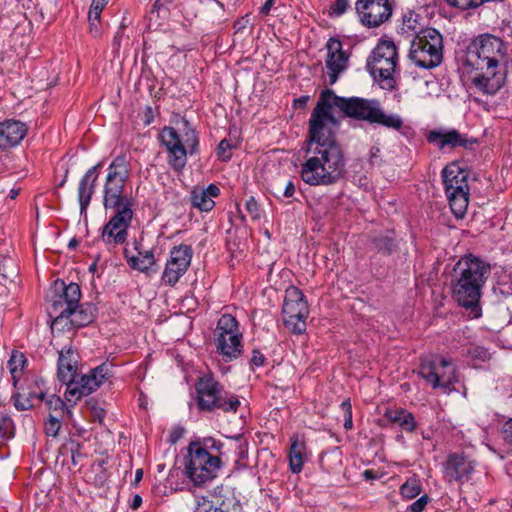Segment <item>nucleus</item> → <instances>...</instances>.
Returning <instances> with one entry per match:
<instances>
[{"instance_id":"f257e3e1","label":"nucleus","mask_w":512,"mask_h":512,"mask_svg":"<svg viewBox=\"0 0 512 512\" xmlns=\"http://www.w3.org/2000/svg\"><path fill=\"white\" fill-rule=\"evenodd\" d=\"M338 120L330 107L318 101L309 119L305 147V161L300 176L310 186H330L346 174V159L341 144L336 139Z\"/></svg>"},{"instance_id":"2f4dec72","label":"nucleus","mask_w":512,"mask_h":512,"mask_svg":"<svg viewBox=\"0 0 512 512\" xmlns=\"http://www.w3.org/2000/svg\"><path fill=\"white\" fill-rule=\"evenodd\" d=\"M25 364H26V358H25L24 354L19 351H13L11 354V357L8 361V368L12 375L14 384H16L17 379L19 377V373L22 371Z\"/></svg>"},{"instance_id":"39448f33","label":"nucleus","mask_w":512,"mask_h":512,"mask_svg":"<svg viewBox=\"0 0 512 512\" xmlns=\"http://www.w3.org/2000/svg\"><path fill=\"white\" fill-rule=\"evenodd\" d=\"M221 443L216 444L213 438H206L203 445L193 442L189 445V459L186 464V474L196 485L204 484L214 479L220 468V458L208 452L209 448H219Z\"/></svg>"},{"instance_id":"c03bdc74","label":"nucleus","mask_w":512,"mask_h":512,"mask_svg":"<svg viewBox=\"0 0 512 512\" xmlns=\"http://www.w3.org/2000/svg\"><path fill=\"white\" fill-rule=\"evenodd\" d=\"M470 354L475 358L481 359L482 361H486L490 358L488 350L482 347L473 348L470 350Z\"/></svg>"},{"instance_id":"37998d69","label":"nucleus","mask_w":512,"mask_h":512,"mask_svg":"<svg viewBox=\"0 0 512 512\" xmlns=\"http://www.w3.org/2000/svg\"><path fill=\"white\" fill-rule=\"evenodd\" d=\"M502 435L504 441L512 447V418L503 424Z\"/></svg>"},{"instance_id":"4c0bfd02","label":"nucleus","mask_w":512,"mask_h":512,"mask_svg":"<svg viewBox=\"0 0 512 512\" xmlns=\"http://www.w3.org/2000/svg\"><path fill=\"white\" fill-rule=\"evenodd\" d=\"M27 395L26 390H22L14 396V406L17 410L24 411L33 407L32 399Z\"/></svg>"},{"instance_id":"a211bd4d","label":"nucleus","mask_w":512,"mask_h":512,"mask_svg":"<svg viewBox=\"0 0 512 512\" xmlns=\"http://www.w3.org/2000/svg\"><path fill=\"white\" fill-rule=\"evenodd\" d=\"M356 10L367 27H378L392 15V6L388 0H358Z\"/></svg>"},{"instance_id":"774afa93","label":"nucleus","mask_w":512,"mask_h":512,"mask_svg":"<svg viewBox=\"0 0 512 512\" xmlns=\"http://www.w3.org/2000/svg\"><path fill=\"white\" fill-rule=\"evenodd\" d=\"M77 456H79V453H75L73 450H72V461L74 464H77V461H76V458Z\"/></svg>"},{"instance_id":"a878e982","label":"nucleus","mask_w":512,"mask_h":512,"mask_svg":"<svg viewBox=\"0 0 512 512\" xmlns=\"http://www.w3.org/2000/svg\"><path fill=\"white\" fill-rule=\"evenodd\" d=\"M135 249L137 250L136 255L128 256L126 253L127 262L130 267L147 275L155 273L157 268L153 252L151 250H139L137 246Z\"/></svg>"},{"instance_id":"09e8293b","label":"nucleus","mask_w":512,"mask_h":512,"mask_svg":"<svg viewBox=\"0 0 512 512\" xmlns=\"http://www.w3.org/2000/svg\"><path fill=\"white\" fill-rule=\"evenodd\" d=\"M379 154H380V149L378 147H373L371 150L370 158H369V162L371 165L380 164Z\"/></svg>"},{"instance_id":"f704fd0d","label":"nucleus","mask_w":512,"mask_h":512,"mask_svg":"<svg viewBox=\"0 0 512 512\" xmlns=\"http://www.w3.org/2000/svg\"><path fill=\"white\" fill-rule=\"evenodd\" d=\"M46 406L50 413L58 415V417H63L65 413H69V411L65 409V403L63 400L56 395H51L47 399Z\"/></svg>"},{"instance_id":"6ab92c4d","label":"nucleus","mask_w":512,"mask_h":512,"mask_svg":"<svg viewBox=\"0 0 512 512\" xmlns=\"http://www.w3.org/2000/svg\"><path fill=\"white\" fill-rule=\"evenodd\" d=\"M54 295L52 298L49 314L57 316L61 310H69L75 307L81 298V289L77 283L71 282L66 285L62 280H56L53 285Z\"/></svg>"},{"instance_id":"680f3d73","label":"nucleus","mask_w":512,"mask_h":512,"mask_svg":"<svg viewBox=\"0 0 512 512\" xmlns=\"http://www.w3.org/2000/svg\"><path fill=\"white\" fill-rule=\"evenodd\" d=\"M308 97H300L295 100V104L299 105L300 107H304L307 103Z\"/></svg>"},{"instance_id":"473e14b6","label":"nucleus","mask_w":512,"mask_h":512,"mask_svg":"<svg viewBox=\"0 0 512 512\" xmlns=\"http://www.w3.org/2000/svg\"><path fill=\"white\" fill-rule=\"evenodd\" d=\"M14 436V423L12 419L0 413V447Z\"/></svg>"},{"instance_id":"3c124183","label":"nucleus","mask_w":512,"mask_h":512,"mask_svg":"<svg viewBox=\"0 0 512 512\" xmlns=\"http://www.w3.org/2000/svg\"><path fill=\"white\" fill-rule=\"evenodd\" d=\"M295 193V186L293 184L292 181H289L287 184H286V187L284 189V192H283V195L286 197V198H290L294 195Z\"/></svg>"},{"instance_id":"c85d7f7f","label":"nucleus","mask_w":512,"mask_h":512,"mask_svg":"<svg viewBox=\"0 0 512 512\" xmlns=\"http://www.w3.org/2000/svg\"><path fill=\"white\" fill-rule=\"evenodd\" d=\"M305 450L304 442L299 441L297 437L291 438L289 466L290 470L295 474L300 473L303 469Z\"/></svg>"},{"instance_id":"79ce46f5","label":"nucleus","mask_w":512,"mask_h":512,"mask_svg":"<svg viewBox=\"0 0 512 512\" xmlns=\"http://www.w3.org/2000/svg\"><path fill=\"white\" fill-rule=\"evenodd\" d=\"M429 497L427 495L421 496L418 500L409 506L410 512H423L426 505L428 504Z\"/></svg>"},{"instance_id":"c756f323","label":"nucleus","mask_w":512,"mask_h":512,"mask_svg":"<svg viewBox=\"0 0 512 512\" xmlns=\"http://www.w3.org/2000/svg\"><path fill=\"white\" fill-rule=\"evenodd\" d=\"M385 417L394 424L400 426L407 432H413L416 429V421L412 413L404 409L387 410Z\"/></svg>"},{"instance_id":"e2e57ef3","label":"nucleus","mask_w":512,"mask_h":512,"mask_svg":"<svg viewBox=\"0 0 512 512\" xmlns=\"http://www.w3.org/2000/svg\"><path fill=\"white\" fill-rule=\"evenodd\" d=\"M142 478H143V470L137 469L135 472V483L140 482L142 480Z\"/></svg>"},{"instance_id":"9b49d317","label":"nucleus","mask_w":512,"mask_h":512,"mask_svg":"<svg viewBox=\"0 0 512 512\" xmlns=\"http://www.w3.org/2000/svg\"><path fill=\"white\" fill-rule=\"evenodd\" d=\"M398 64L397 47L393 41L380 40L367 58V69L374 76L394 87L393 74Z\"/></svg>"},{"instance_id":"a18cd8bd","label":"nucleus","mask_w":512,"mask_h":512,"mask_svg":"<svg viewBox=\"0 0 512 512\" xmlns=\"http://www.w3.org/2000/svg\"><path fill=\"white\" fill-rule=\"evenodd\" d=\"M102 10L103 9L90 6V10L88 13L89 24L94 25V22L100 21V15H101Z\"/></svg>"},{"instance_id":"de8ad7c7","label":"nucleus","mask_w":512,"mask_h":512,"mask_svg":"<svg viewBox=\"0 0 512 512\" xmlns=\"http://www.w3.org/2000/svg\"><path fill=\"white\" fill-rule=\"evenodd\" d=\"M264 361V355L260 351L254 350L252 353L251 363L257 367H260L264 364Z\"/></svg>"},{"instance_id":"412c9836","label":"nucleus","mask_w":512,"mask_h":512,"mask_svg":"<svg viewBox=\"0 0 512 512\" xmlns=\"http://www.w3.org/2000/svg\"><path fill=\"white\" fill-rule=\"evenodd\" d=\"M77 363L78 355L71 347L63 348L59 352L57 376L67 388H69L72 383H76L79 377L77 374Z\"/></svg>"},{"instance_id":"423d86ee","label":"nucleus","mask_w":512,"mask_h":512,"mask_svg":"<svg viewBox=\"0 0 512 512\" xmlns=\"http://www.w3.org/2000/svg\"><path fill=\"white\" fill-rule=\"evenodd\" d=\"M507 45L492 34L477 36L469 44L465 56V65L471 70H482L486 64H506Z\"/></svg>"},{"instance_id":"49530a36","label":"nucleus","mask_w":512,"mask_h":512,"mask_svg":"<svg viewBox=\"0 0 512 512\" xmlns=\"http://www.w3.org/2000/svg\"><path fill=\"white\" fill-rule=\"evenodd\" d=\"M348 7V0H336L335 4L332 6L333 12L336 15H342Z\"/></svg>"},{"instance_id":"7c9ffc66","label":"nucleus","mask_w":512,"mask_h":512,"mask_svg":"<svg viewBox=\"0 0 512 512\" xmlns=\"http://www.w3.org/2000/svg\"><path fill=\"white\" fill-rule=\"evenodd\" d=\"M96 179L97 175L91 180V183L86 182V180H80L78 188V200L81 214L86 213V210L90 204L91 197L94 193Z\"/></svg>"},{"instance_id":"864d4df0","label":"nucleus","mask_w":512,"mask_h":512,"mask_svg":"<svg viewBox=\"0 0 512 512\" xmlns=\"http://www.w3.org/2000/svg\"><path fill=\"white\" fill-rule=\"evenodd\" d=\"M344 427L346 430H350L353 427L352 414L347 413L344 415Z\"/></svg>"},{"instance_id":"72a5a7b5","label":"nucleus","mask_w":512,"mask_h":512,"mask_svg":"<svg viewBox=\"0 0 512 512\" xmlns=\"http://www.w3.org/2000/svg\"><path fill=\"white\" fill-rule=\"evenodd\" d=\"M421 493V483L419 480L411 478L408 479L401 486V494L407 499H413Z\"/></svg>"},{"instance_id":"c9c22d12","label":"nucleus","mask_w":512,"mask_h":512,"mask_svg":"<svg viewBox=\"0 0 512 512\" xmlns=\"http://www.w3.org/2000/svg\"><path fill=\"white\" fill-rule=\"evenodd\" d=\"M373 244L379 252L384 254H390L396 247L394 239L388 235L375 237Z\"/></svg>"},{"instance_id":"ddd939ff","label":"nucleus","mask_w":512,"mask_h":512,"mask_svg":"<svg viewBox=\"0 0 512 512\" xmlns=\"http://www.w3.org/2000/svg\"><path fill=\"white\" fill-rule=\"evenodd\" d=\"M282 314L285 326L293 333L301 334L306 330L309 308L304 294L297 287L286 289Z\"/></svg>"},{"instance_id":"8fccbe9b","label":"nucleus","mask_w":512,"mask_h":512,"mask_svg":"<svg viewBox=\"0 0 512 512\" xmlns=\"http://www.w3.org/2000/svg\"><path fill=\"white\" fill-rule=\"evenodd\" d=\"M9 271L7 270L6 261L4 258L0 256V276L4 279H7L10 277Z\"/></svg>"},{"instance_id":"cd10ccee","label":"nucleus","mask_w":512,"mask_h":512,"mask_svg":"<svg viewBox=\"0 0 512 512\" xmlns=\"http://www.w3.org/2000/svg\"><path fill=\"white\" fill-rule=\"evenodd\" d=\"M240 334L242 333L239 330V324L235 317L230 314H224L219 318L215 329V341L221 339L224 342L225 337Z\"/></svg>"},{"instance_id":"bf43d9fd","label":"nucleus","mask_w":512,"mask_h":512,"mask_svg":"<svg viewBox=\"0 0 512 512\" xmlns=\"http://www.w3.org/2000/svg\"><path fill=\"white\" fill-rule=\"evenodd\" d=\"M272 4H273V0H267L262 7V12L265 14L268 13Z\"/></svg>"},{"instance_id":"6e6552de","label":"nucleus","mask_w":512,"mask_h":512,"mask_svg":"<svg viewBox=\"0 0 512 512\" xmlns=\"http://www.w3.org/2000/svg\"><path fill=\"white\" fill-rule=\"evenodd\" d=\"M409 58L416 66L432 69L443 60L442 35L434 28H426L416 33L411 41Z\"/></svg>"},{"instance_id":"393cba45","label":"nucleus","mask_w":512,"mask_h":512,"mask_svg":"<svg viewBox=\"0 0 512 512\" xmlns=\"http://www.w3.org/2000/svg\"><path fill=\"white\" fill-rule=\"evenodd\" d=\"M217 352L224 361H232L240 357L243 352L242 334L225 337L224 342L221 339L215 341Z\"/></svg>"},{"instance_id":"338daca9","label":"nucleus","mask_w":512,"mask_h":512,"mask_svg":"<svg viewBox=\"0 0 512 512\" xmlns=\"http://www.w3.org/2000/svg\"><path fill=\"white\" fill-rule=\"evenodd\" d=\"M78 245V240L73 238L69 241L68 247L69 248H75Z\"/></svg>"},{"instance_id":"0e129e2a","label":"nucleus","mask_w":512,"mask_h":512,"mask_svg":"<svg viewBox=\"0 0 512 512\" xmlns=\"http://www.w3.org/2000/svg\"><path fill=\"white\" fill-rule=\"evenodd\" d=\"M19 194V189H11L10 192H9V197L10 199H15Z\"/></svg>"},{"instance_id":"58836bf2","label":"nucleus","mask_w":512,"mask_h":512,"mask_svg":"<svg viewBox=\"0 0 512 512\" xmlns=\"http://www.w3.org/2000/svg\"><path fill=\"white\" fill-rule=\"evenodd\" d=\"M60 418L58 415L49 413V419L45 423V433L47 436L56 437L61 427Z\"/></svg>"},{"instance_id":"2eb2a0df","label":"nucleus","mask_w":512,"mask_h":512,"mask_svg":"<svg viewBox=\"0 0 512 512\" xmlns=\"http://www.w3.org/2000/svg\"><path fill=\"white\" fill-rule=\"evenodd\" d=\"M472 71V85L483 94H496L506 80V64H486L482 70Z\"/></svg>"},{"instance_id":"e433bc0d","label":"nucleus","mask_w":512,"mask_h":512,"mask_svg":"<svg viewBox=\"0 0 512 512\" xmlns=\"http://www.w3.org/2000/svg\"><path fill=\"white\" fill-rule=\"evenodd\" d=\"M192 512H217V509L212 500L208 497H196L195 504Z\"/></svg>"},{"instance_id":"bb28decb","label":"nucleus","mask_w":512,"mask_h":512,"mask_svg":"<svg viewBox=\"0 0 512 512\" xmlns=\"http://www.w3.org/2000/svg\"><path fill=\"white\" fill-rule=\"evenodd\" d=\"M429 141H438L439 147L444 148L445 146L450 147H468L472 145L474 141L466 138L456 130H451L445 133L433 131L429 135Z\"/></svg>"},{"instance_id":"b1692460","label":"nucleus","mask_w":512,"mask_h":512,"mask_svg":"<svg viewBox=\"0 0 512 512\" xmlns=\"http://www.w3.org/2000/svg\"><path fill=\"white\" fill-rule=\"evenodd\" d=\"M220 189L215 184L207 188L195 187L190 193V201L194 208L201 212H209L215 206L214 198L218 197Z\"/></svg>"},{"instance_id":"052dcab7","label":"nucleus","mask_w":512,"mask_h":512,"mask_svg":"<svg viewBox=\"0 0 512 512\" xmlns=\"http://www.w3.org/2000/svg\"><path fill=\"white\" fill-rule=\"evenodd\" d=\"M98 23L94 22V25L90 24V32L96 37L99 35Z\"/></svg>"},{"instance_id":"aec40b11","label":"nucleus","mask_w":512,"mask_h":512,"mask_svg":"<svg viewBox=\"0 0 512 512\" xmlns=\"http://www.w3.org/2000/svg\"><path fill=\"white\" fill-rule=\"evenodd\" d=\"M326 50L325 64L329 84L333 85L337 81L339 74L347 68L349 55L343 50L341 41L333 37L327 41Z\"/></svg>"},{"instance_id":"ea45409f","label":"nucleus","mask_w":512,"mask_h":512,"mask_svg":"<svg viewBox=\"0 0 512 512\" xmlns=\"http://www.w3.org/2000/svg\"><path fill=\"white\" fill-rule=\"evenodd\" d=\"M232 145L226 139H223L217 147V156L222 161H228L231 158Z\"/></svg>"},{"instance_id":"4d7b16f0","label":"nucleus","mask_w":512,"mask_h":512,"mask_svg":"<svg viewBox=\"0 0 512 512\" xmlns=\"http://www.w3.org/2000/svg\"><path fill=\"white\" fill-rule=\"evenodd\" d=\"M98 167H99V164H98V165H96V166H94V167H92V168H90V169L85 173V175L82 177V179H81V180H86V182L91 183V182H90V179H91L92 175L95 173V171H96V169H97Z\"/></svg>"},{"instance_id":"7ed1b4c3","label":"nucleus","mask_w":512,"mask_h":512,"mask_svg":"<svg viewBox=\"0 0 512 512\" xmlns=\"http://www.w3.org/2000/svg\"><path fill=\"white\" fill-rule=\"evenodd\" d=\"M491 274V265L484 259L468 254L461 257L451 275L452 298L462 307L480 316L481 290Z\"/></svg>"},{"instance_id":"5fc2aeb1","label":"nucleus","mask_w":512,"mask_h":512,"mask_svg":"<svg viewBox=\"0 0 512 512\" xmlns=\"http://www.w3.org/2000/svg\"><path fill=\"white\" fill-rule=\"evenodd\" d=\"M341 408L344 411V415H346L347 413L352 414V407H351L350 399L344 400L341 404Z\"/></svg>"},{"instance_id":"4be33fe9","label":"nucleus","mask_w":512,"mask_h":512,"mask_svg":"<svg viewBox=\"0 0 512 512\" xmlns=\"http://www.w3.org/2000/svg\"><path fill=\"white\" fill-rule=\"evenodd\" d=\"M28 128L19 120L0 122V149L6 150L17 146L26 136Z\"/></svg>"},{"instance_id":"a19ab883","label":"nucleus","mask_w":512,"mask_h":512,"mask_svg":"<svg viewBox=\"0 0 512 512\" xmlns=\"http://www.w3.org/2000/svg\"><path fill=\"white\" fill-rule=\"evenodd\" d=\"M245 207L252 219L256 220L260 218L259 205L253 197L247 200Z\"/></svg>"},{"instance_id":"dca6fc26","label":"nucleus","mask_w":512,"mask_h":512,"mask_svg":"<svg viewBox=\"0 0 512 512\" xmlns=\"http://www.w3.org/2000/svg\"><path fill=\"white\" fill-rule=\"evenodd\" d=\"M192 256L193 250L189 245L181 244L172 248L162 275L163 282L166 285L174 286L186 273L191 264Z\"/></svg>"},{"instance_id":"5701e85b","label":"nucleus","mask_w":512,"mask_h":512,"mask_svg":"<svg viewBox=\"0 0 512 512\" xmlns=\"http://www.w3.org/2000/svg\"><path fill=\"white\" fill-rule=\"evenodd\" d=\"M474 470L473 462L463 455L452 454L447 458L444 476L449 481L468 480Z\"/></svg>"},{"instance_id":"4468645a","label":"nucleus","mask_w":512,"mask_h":512,"mask_svg":"<svg viewBox=\"0 0 512 512\" xmlns=\"http://www.w3.org/2000/svg\"><path fill=\"white\" fill-rule=\"evenodd\" d=\"M111 377L110 365L101 364L92 369L88 374L79 375L76 383L66 388L65 398L68 402H76L83 396H87L97 390Z\"/></svg>"},{"instance_id":"9d476101","label":"nucleus","mask_w":512,"mask_h":512,"mask_svg":"<svg viewBox=\"0 0 512 512\" xmlns=\"http://www.w3.org/2000/svg\"><path fill=\"white\" fill-rule=\"evenodd\" d=\"M442 178L451 210L457 218H463L469 201L467 172L452 163L442 170Z\"/></svg>"},{"instance_id":"6e6d98bb","label":"nucleus","mask_w":512,"mask_h":512,"mask_svg":"<svg viewBox=\"0 0 512 512\" xmlns=\"http://www.w3.org/2000/svg\"><path fill=\"white\" fill-rule=\"evenodd\" d=\"M26 393L28 394L27 396L32 399L33 403L35 400H42L44 397V393L42 391L39 393L26 391Z\"/></svg>"},{"instance_id":"f8f14e48","label":"nucleus","mask_w":512,"mask_h":512,"mask_svg":"<svg viewBox=\"0 0 512 512\" xmlns=\"http://www.w3.org/2000/svg\"><path fill=\"white\" fill-rule=\"evenodd\" d=\"M419 375L434 389L451 390L457 382L455 365L445 358L425 357L419 366Z\"/></svg>"},{"instance_id":"69168bd1","label":"nucleus","mask_w":512,"mask_h":512,"mask_svg":"<svg viewBox=\"0 0 512 512\" xmlns=\"http://www.w3.org/2000/svg\"><path fill=\"white\" fill-rule=\"evenodd\" d=\"M364 476L366 479H372L374 478V474L372 470H365Z\"/></svg>"},{"instance_id":"1a4fd4ad","label":"nucleus","mask_w":512,"mask_h":512,"mask_svg":"<svg viewBox=\"0 0 512 512\" xmlns=\"http://www.w3.org/2000/svg\"><path fill=\"white\" fill-rule=\"evenodd\" d=\"M197 404L201 410L221 409L223 412H236L240 406L238 397L228 393L210 374L199 378L196 383Z\"/></svg>"},{"instance_id":"20e7f679","label":"nucleus","mask_w":512,"mask_h":512,"mask_svg":"<svg viewBox=\"0 0 512 512\" xmlns=\"http://www.w3.org/2000/svg\"><path fill=\"white\" fill-rule=\"evenodd\" d=\"M319 101L329 105L331 114L332 107L335 106L349 118L369 124H377L387 129L400 131L404 125V120L399 114L386 113L377 99L344 98L336 96L332 90L327 89L321 93Z\"/></svg>"},{"instance_id":"603ef678","label":"nucleus","mask_w":512,"mask_h":512,"mask_svg":"<svg viewBox=\"0 0 512 512\" xmlns=\"http://www.w3.org/2000/svg\"><path fill=\"white\" fill-rule=\"evenodd\" d=\"M142 498L140 495H134L132 502L130 504V508L133 510L138 509L141 506Z\"/></svg>"},{"instance_id":"f03ea898","label":"nucleus","mask_w":512,"mask_h":512,"mask_svg":"<svg viewBox=\"0 0 512 512\" xmlns=\"http://www.w3.org/2000/svg\"><path fill=\"white\" fill-rule=\"evenodd\" d=\"M128 178L129 163L125 155H119L108 166L103 190L105 209L115 210L102 230L101 237L106 244L121 245L127 240V230L133 218L132 199L124 194Z\"/></svg>"},{"instance_id":"13d9d810","label":"nucleus","mask_w":512,"mask_h":512,"mask_svg":"<svg viewBox=\"0 0 512 512\" xmlns=\"http://www.w3.org/2000/svg\"><path fill=\"white\" fill-rule=\"evenodd\" d=\"M109 0H92L91 6L104 9Z\"/></svg>"},{"instance_id":"f3484780","label":"nucleus","mask_w":512,"mask_h":512,"mask_svg":"<svg viewBox=\"0 0 512 512\" xmlns=\"http://www.w3.org/2000/svg\"><path fill=\"white\" fill-rule=\"evenodd\" d=\"M93 310L94 308L91 305H79V303L72 309L61 310L52 321V332L54 333L55 331H62L65 329L70 330L74 327H84L90 324L94 319Z\"/></svg>"},{"instance_id":"0eeeda50","label":"nucleus","mask_w":512,"mask_h":512,"mask_svg":"<svg viewBox=\"0 0 512 512\" xmlns=\"http://www.w3.org/2000/svg\"><path fill=\"white\" fill-rule=\"evenodd\" d=\"M182 125L181 133L172 127H165L160 133L161 141L169 153V164L177 171L185 166L187 154L195 153L198 146L195 130L189 126L187 120H183Z\"/></svg>"}]
</instances>
